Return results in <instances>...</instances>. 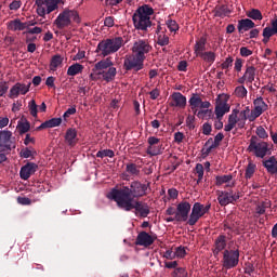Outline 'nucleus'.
<instances>
[{
    "label": "nucleus",
    "mask_w": 277,
    "mask_h": 277,
    "mask_svg": "<svg viewBox=\"0 0 277 277\" xmlns=\"http://www.w3.org/2000/svg\"><path fill=\"white\" fill-rule=\"evenodd\" d=\"M147 194H150V182L147 184L142 183L141 181H132L130 186H123L121 188H113L108 193L107 198L117 202V207L124 205L126 202H133V200L144 198Z\"/></svg>",
    "instance_id": "1"
},
{
    "label": "nucleus",
    "mask_w": 277,
    "mask_h": 277,
    "mask_svg": "<svg viewBox=\"0 0 277 277\" xmlns=\"http://www.w3.org/2000/svg\"><path fill=\"white\" fill-rule=\"evenodd\" d=\"M153 14L155 9L149 4L138 6L132 16L134 28L138 31H148V28L153 27V21H150Z\"/></svg>",
    "instance_id": "2"
},
{
    "label": "nucleus",
    "mask_w": 277,
    "mask_h": 277,
    "mask_svg": "<svg viewBox=\"0 0 277 277\" xmlns=\"http://www.w3.org/2000/svg\"><path fill=\"white\" fill-rule=\"evenodd\" d=\"M122 44H124L122 37L108 38L98 42L95 53L102 57H107V55L118 53L122 49Z\"/></svg>",
    "instance_id": "3"
},
{
    "label": "nucleus",
    "mask_w": 277,
    "mask_h": 277,
    "mask_svg": "<svg viewBox=\"0 0 277 277\" xmlns=\"http://www.w3.org/2000/svg\"><path fill=\"white\" fill-rule=\"evenodd\" d=\"M74 23H80L79 13L75 10L65 9L62 13L58 14L54 21V25L57 29H66L70 27Z\"/></svg>",
    "instance_id": "4"
},
{
    "label": "nucleus",
    "mask_w": 277,
    "mask_h": 277,
    "mask_svg": "<svg viewBox=\"0 0 277 277\" xmlns=\"http://www.w3.org/2000/svg\"><path fill=\"white\" fill-rule=\"evenodd\" d=\"M117 207L127 212L133 211L134 209L140 214V217H148L150 215V206L144 201H126Z\"/></svg>",
    "instance_id": "5"
},
{
    "label": "nucleus",
    "mask_w": 277,
    "mask_h": 277,
    "mask_svg": "<svg viewBox=\"0 0 277 277\" xmlns=\"http://www.w3.org/2000/svg\"><path fill=\"white\" fill-rule=\"evenodd\" d=\"M209 211H211V203L205 206L200 202H195L187 221L188 226H196V224H198V220L207 215Z\"/></svg>",
    "instance_id": "6"
},
{
    "label": "nucleus",
    "mask_w": 277,
    "mask_h": 277,
    "mask_svg": "<svg viewBox=\"0 0 277 277\" xmlns=\"http://www.w3.org/2000/svg\"><path fill=\"white\" fill-rule=\"evenodd\" d=\"M256 136H251L250 144L247 148L249 153H253L255 157H259L260 159H264L267 156V153L269 150V145L267 142H256Z\"/></svg>",
    "instance_id": "7"
},
{
    "label": "nucleus",
    "mask_w": 277,
    "mask_h": 277,
    "mask_svg": "<svg viewBox=\"0 0 277 277\" xmlns=\"http://www.w3.org/2000/svg\"><path fill=\"white\" fill-rule=\"evenodd\" d=\"M16 148V137L12 131L4 129L0 131V153H10Z\"/></svg>",
    "instance_id": "8"
},
{
    "label": "nucleus",
    "mask_w": 277,
    "mask_h": 277,
    "mask_svg": "<svg viewBox=\"0 0 277 277\" xmlns=\"http://www.w3.org/2000/svg\"><path fill=\"white\" fill-rule=\"evenodd\" d=\"M239 265V249H225L223 251L222 266L225 269H233Z\"/></svg>",
    "instance_id": "9"
},
{
    "label": "nucleus",
    "mask_w": 277,
    "mask_h": 277,
    "mask_svg": "<svg viewBox=\"0 0 277 277\" xmlns=\"http://www.w3.org/2000/svg\"><path fill=\"white\" fill-rule=\"evenodd\" d=\"M253 107L254 108L251 110L250 115H248L249 122H254L256 118H260L263 114H265V111L269 109V106L261 96L253 101Z\"/></svg>",
    "instance_id": "10"
},
{
    "label": "nucleus",
    "mask_w": 277,
    "mask_h": 277,
    "mask_svg": "<svg viewBox=\"0 0 277 277\" xmlns=\"http://www.w3.org/2000/svg\"><path fill=\"white\" fill-rule=\"evenodd\" d=\"M153 51V45H150V42L148 40L140 39L134 42L132 47V53L133 55H136V57H140L141 60H146V55Z\"/></svg>",
    "instance_id": "11"
},
{
    "label": "nucleus",
    "mask_w": 277,
    "mask_h": 277,
    "mask_svg": "<svg viewBox=\"0 0 277 277\" xmlns=\"http://www.w3.org/2000/svg\"><path fill=\"white\" fill-rule=\"evenodd\" d=\"M219 205L221 207H227V205H235L240 198L239 193L233 192V189L229 190H217L216 192Z\"/></svg>",
    "instance_id": "12"
},
{
    "label": "nucleus",
    "mask_w": 277,
    "mask_h": 277,
    "mask_svg": "<svg viewBox=\"0 0 277 277\" xmlns=\"http://www.w3.org/2000/svg\"><path fill=\"white\" fill-rule=\"evenodd\" d=\"M123 68H126V70H134V72H140V70L144 68V58L133 54L124 60Z\"/></svg>",
    "instance_id": "13"
},
{
    "label": "nucleus",
    "mask_w": 277,
    "mask_h": 277,
    "mask_svg": "<svg viewBox=\"0 0 277 277\" xmlns=\"http://www.w3.org/2000/svg\"><path fill=\"white\" fill-rule=\"evenodd\" d=\"M190 211H192V203H189L188 201H181L176 207L175 221L188 222Z\"/></svg>",
    "instance_id": "14"
},
{
    "label": "nucleus",
    "mask_w": 277,
    "mask_h": 277,
    "mask_svg": "<svg viewBox=\"0 0 277 277\" xmlns=\"http://www.w3.org/2000/svg\"><path fill=\"white\" fill-rule=\"evenodd\" d=\"M227 101L228 98L226 97V95H219L214 109L217 120H222V118H224V115L230 111V105H228Z\"/></svg>",
    "instance_id": "15"
},
{
    "label": "nucleus",
    "mask_w": 277,
    "mask_h": 277,
    "mask_svg": "<svg viewBox=\"0 0 277 277\" xmlns=\"http://www.w3.org/2000/svg\"><path fill=\"white\" fill-rule=\"evenodd\" d=\"M31 88V82L28 84L16 82L9 92V98H18V96H25Z\"/></svg>",
    "instance_id": "16"
},
{
    "label": "nucleus",
    "mask_w": 277,
    "mask_h": 277,
    "mask_svg": "<svg viewBox=\"0 0 277 277\" xmlns=\"http://www.w3.org/2000/svg\"><path fill=\"white\" fill-rule=\"evenodd\" d=\"M38 170V164L36 162H27L25 166L21 168L19 176L22 181H28L31 174H36Z\"/></svg>",
    "instance_id": "17"
},
{
    "label": "nucleus",
    "mask_w": 277,
    "mask_h": 277,
    "mask_svg": "<svg viewBox=\"0 0 277 277\" xmlns=\"http://www.w3.org/2000/svg\"><path fill=\"white\" fill-rule=\"evenodd\" d=\"M159 142H161V138H157V136L148 137L147 144H149V146L147 147V155H150L151 157H157V155H161V148L156 147Z\"/></svg>",
    "instance_id": "18"
},
{
    "label": "nucleus",
    "mask_w": 277,
    "mask_h": 277,
    "mask_svg": "<svg viewBox=\"0 0 277 277\" xmlns=\"http://www.w3.org/2000/svg\"><path fill=\"white\" fill-rule=\"evenodd\" d=\"M226 239H227L226 235H219L216 237V239L214 240L213 249H212L214 256H217L220 252H222L223 250H226V246L228 243Z\"/></svg>",
    "instance_id": "19"
},
{
    "label": "nucleus",
    "mask_w": 277,
    "mask_h": 277,
    "mask_svg": "<svg viewBox=\"0 0 277 277\" xmlns=\"http://www.w3.org/2000/svg\"><path fill=\"white\" fill-rule=\"evenodd\" d=\"M153 243H155V238L146 232H141L135 240L136 246H143L144 248H148L153 246Z\"/></svg>",
    "instance_id": "20"
},
{
    "label": "nucleus",
    "mask_w": 277,
    "mask_h": 277,
    "mask_svg": "<svg viewBox=\"0 0 277 277\" xmlns=\"http://www.w3.org/2000/svg\"><path fill=\"white\" fill-rule=\"evenodd\" d=\"M171 98L173 102H171V107H180L181 109H184L187 105V97L183 95L181 92H174L171 95Z\"/></svg>",
    "instance_id": "21"
},
{
    "label": "nucleus",
    "mask_w": 277,
    "mask_h": 277,
    "mask_svg": "<svg viewBox=\"0 0 277 277\" xmlns=\"http://www.w3.org/2000/svg\"><path fill=\"white\" fill-rule=\"evenodd\" d=\"M262 166L266 169L268 174H277V159L271 156L268 159L263 160Z\"/></svg>",
    "instance_id": "22"
},
{
    "label": "nucleus",
    "mask_w": 277,
    "mask_h": 277,
    "mask_svg": "<svg viewBox=\"0 0 277 277\" xmlns=\"http://www.w3.org/2000/svg\"><path fill=\"white\" fill-rule=\"evenodd\" d=\"M27 27H29V25L21 22L18 18L10 21L8 24V29H10V31H25Z\"/></svg>",
    "instance_id": "23"
},
{
    "label": "nucleus",
    "mask_w": 277,
    "mask_h": 277,
    "mask_svg": "<svg viewBox=\"0 0 277 277\" xmlns=\"http://www.w3.org/2000/svg\"><path fill=\"white\" fill-rule=\"evenodd\" d=\"M207 52V37L202 36L198 39L194 45V53L196 57Z\"/></svg>",
    "instance_id": "24"
},
{
    "label": "nucleus",
    "mask_w": 277,
    "mask_h": 277,
    "mask_svg": "<svg viewBox=\"0 0 277 277\" xmlns=\"http://www.w3.org/2000/svg\"><path fill=\"white\" fill-rule=\"evenodd\" d=\"M255 24L250 18H245L238 21V32L246 34V31H250V29H254Z\"/></svg>",
    "instance_id": "25"
},
{
    "label": "nucleus",
    "mask_w": 277,
    "mask_h": 277,
    "mask_svg": "<svg viewBox=\"0 0 277 277\" xmlns=\"http://www.w3.org/2000/svg\"><path fill=\"white\" fill-rule=\"evenodd\" d=\"M65 142L68 144V146H77V142L79 140L77 138V130L74 128L67 129L65 133Z\"/></svg>",
    "instance_id": "26"
},
{
    "label": "nucleus",
    "mask_w": 277,
    "mask_h": 277,
    "mask_svg": "<svg viewBox=\"0 0 277 277\" xmlns=\"http://www.w3.org/2000/svg\"><path fill=\"white\" fill-rule=\"evenodd\" d=\"M111 66H114V62H111V58L107 57L106 60L97 62L92 70L93 72H103V70H107V68Z\"/></svg>",
    "instance_id": "27"
},
{
    "label": "nucleus",
    "mask_w": 277,
    "mask_h": 277,
    "mask_svg": "<svg viewBox=\"0 0 277 277\" xmlns=\"http://www.w3.org/2000/svg\"><path fill=\"white\" fill-rule=\"evenodd\" d=\"M62 124V118H52L44 122H42L38 128L37 131H42L43 129H54V127H60Z\"/></svg>",
    "instance_id": "28"
},
{
    "label": "nucleus",
    "mask_w": 277,
    "mask_h": 277,
    "mask_svg": "<svg viewBox=\"0 0 277 277\" xmlns=\"http://www.w3.org/2000/svg\"><path fill=\"white\" fill-rule=\"evenodd\" d=\"M117 72L118 71H117L116 67L111 66L107 70L98 71V75H102L104 81L109 83V81H114V79H116Z\"/></svg>",
    "instance_id": "29"
},
{
    "label": "nucleus",
    "mask_w": 277,
    "mask_h": 277,
    "mask_svg": "<svg viewBox=\"0 0 277 277\" xmlns=\"http://www.w3.org/2000/svg\"><path fill=\"white\" fill-rule=\"evenodd\" d=\"M245 79H247V83H254V79H256V67L255 66H247L246 71L243 74Z\"/></svg>",
    "instance_id": "30"
},
{
    "label": "nucleus",
    "mask_w": 277,
    "mask_h": 277,
    "mask_svg": "<svg viewBox=\"0 0 277 277\" xmlns=\"http://www.w3.org/2000/svg\"><path fill=\"white\" fill-rule=\"evenodd\" d=\"M214 16L216 18H225V16H228L230 14V11L228 10V6L226 4L216 5L213 10Z\"/></svg>",
    "instance_id": "31"
},
{
    "label": "nucleus",
    "mask_w": 277,
    "mask_h": 277,
    "mask_svg": "<svg viewBox=\"0 0 277 277\" xmlns=\"http://www.w3.org/2000/svg\"><path fill=\"white\" fill-rule=\"evenodd\" d=\"M198 57H200L203 62H206V64H209V66H211L212 64H214L217 55L213 51H206L201 53V55H199Z\"/></svg>",
    "instance_id": "32"
},
{
    "label": "nucleus",
    "mask_w": 277,
    "mask_h": 277,
    "mask_svg": "<svg viewBox=\"0 0 277 277\" xmlns=\"http://www.w3.org/2000/svg\"><path fill=\"white\" fill-rule=\"evenodd\" d=\"M81 72H83V65L79 63L70 65L67 69L68 77H77V75H81Z\"/></svg>",
    "instance_id": "33"
},
{
    "label": "nucleus",
    "mask_w": 277,
    "mask_h": 277,
    "mask_svg": "<svg viewBox=\"0 0 277 277\" xmlns=\"http://www.w3.org/2000/svg\"><path fill=\"white\" fill-rule=\"evenodd\" d=\"M62 64H64V58L62 55L60 54H55L54 56H52L51 62H50V70H52L53 72H55V70H57V68H60V66H62Z\"/></svg>",
    "instance_id": "34"
},
{
    "label": "nucleus",
    "mask_w": 277,
    "mask_h": 277,
    "mask_svg": "<svg viewBox=\"0 0 277 277\" xmlns=\"http://www.w3.org/2000/svg\"><path fill=\"white\" fill-rule=\"evenodd\" d=\"M19 135H25V133H28L29 129H31V123L27 119H22L17 122L16 127Z\"/></svg>",
    "instance_id": "35"
},
{
    "label": "nucleus",
    "mask_w": 277,
    "mask_h": 277,
    "mask_svg": "<svg viewBox=\"0 0 277 277\" xmlns=\"http://www.w3.org/2000/svg\"><path fill=\"white\" fill-rule=\"evenodd\" d=\"M272 207V203L269 201H261L255 206V217H259V215H265V211Z\"/></svg>",
    "instance_id": "36"
},
{
    "label": "nucleus",
    "mask_w": 277,
    "mask_h": 277,
    "mask_svg": "<svg viewBox=\"0 0 277 277\" xmlns=\"http://www.w3.org/2000/svg\"><path fill=\"white\" fill-rule=\"evenodd\" d=\"M126 172H128L130 176H140V166H136L133 162L127 163Z\"/></svg>",
    "instance_id": "37"
},
{
    "label": "nucleus",
    "mask_w": 277,
    "mask_h": 277,
    "mask_svg": "<svg viewBox=\"0 0 277 277\" xmlns=\"http://www.w3.org/2000/svg\"><path fill=\"white\" fill-rule=\"evenodd\" d=\"M248 18H252V21H263V13L259 9H251L246 12Z\"/></svg>",
    "instance_id": "38"
},
{
    "label": "nucleus",
    "mask_w": 277,
    "mask_h": 277,
    "mask_svg": "<svg viewBox=\"0 0 277 277\" xmlns=\"http://www.w3.org/2000/svg\"><path fill=\"white\" fill-rule=\"evenodd\" d=\"M61 1L62 0H45L47 14H51V12H55Z\"/></svg>",
    "instance_id": "39"
},
{
    "label": "nucleus",
    "mask_w": 277,
    "mask_h": 277,
    "mask_svg": "<svg viewBox=\"0 0 277 277\" xmlns=\"http://www.w3.org/2000/svg\"><path fill=\"white\" fill-rule=\"evenodd\" d=\"M254 172H256V166L254 164V162L249 161L246 169L245 179L247 180L252 179V176H254Z\"/></svg>",
    "instance_id": "40"
},
{
    "label": "nucleus",
    "mask_w": 277,
    "mask_h": 277,
    "mask_svg": "<svg viewBox=\"0 0 277 277\" xmlns=\"http://www.w3.org/2000/svg\"><path fill=\"white\" fill-rule=\"evenodd\" d=\"M201 100L202 98L199 94H193V96L188 101L190 109H198V107H200Z\"/></svg>",
    "instance_id": "41"
},
{
    "label": "nucleus",
    "mask_w": 277,
    "mask_h": 277,
    "mask_svg": "<svg viewBox=\"0 0 277 277\" xmlns=\"http://www.w3.org/2000/svg\"><path fill=\"white\" fill-rule=\"evenodd\" d=\"M215 185H224L225 183H230L233 181V174H227V175H217L215 177Z\"/></svg>",
    "instance_id": "42"
},
{
    "label": "nucleus",
    "mask_w": 277,
    "mask_h": 277,
    "mask_svg": "<svg viewBox=\"0 0 277 277\" xmlns=\"http://www.w3.org/2000/svg\"><path fill=\"white\" fill-rule=\"evenodd\" d=\"M96 157L100 159H103L104 157H109V159H114V157H116V154L113 149H102L96 153Z\"/></svg>",
    "instance_id": "43"
},
{
    "label": "nucleus",
    "mask_w": 277,
    "mask_h": 277,
    "mask_svg": "<svg viewBox=\"0 0 277 277\" xmlns=\"http://www.w3.org/2000/svg\"><path fill=\"white\" fill-rule=\"evenodd\" d=\"M234 94L238 98H246V96H248V89L243 85L236 87Z\"/></svg>",
    "instance_id": "44"
},
{
    "label": "nucleus",
    "mask_w": 277,
    "mask_h": 277,
    "mask_svg": "<svg viewBox=\"0 0 277 277\" xmlns=\"http://www.w3.org/2000/svg\"><path fill=\"white\" fill-rule=\"evenodd\" d=\"M158 44L159 47H168V44H170V37H168L163 31L160 32L158 35Z\"/></svg>",
    "instance_id": "45"
},
{
    "label": "nucleus",
    "mask_w": 277,
    "mask_h": 277,
    "mask_svg": "<svg viewBox=\"0 0 277 277\" xmlns=\"http://www.w3.org/2000/svg\"><path fill=\"white\" fill-rule=\"evenodd\" d=\"M28 109H29L30 116H32V118H38V104H36V100H31L28 103Z\"/></svg>",
    "instance_id": "46"
},
{
    "label": "nucleus",
    "mask_w": 277,
    "mask_h": 277,
    "mask_svg": "<svg viewBox=\"0 0 277 277\" xmlns=\"http://www.w3.org/2000/svg\"><path fill=\"white\" fill-rule=\"evenodd\" d=\"M187 255V251L185 250V247H176L175 248V259H185Z\"/></svg>",
    "instance_id": "47"
},
{
    "label": "nucleus",
    "mask_w": 277,
    "mask_h": 277,
    "mask_svg": "<svg viewBox=\"0 0 277 277\" xmlns=\"http://www.w3.org/2000/svg\"><path fill=\"white\" fill-rule=\"evenodd\" d=\"M188 273L187 269H185L184 267H177L174 269L173 272V277H188Z\"/></svg>",
    "instance_id": "48"
},
{
    "label": "nucleus",
    "mask_w": 277,
    "mask_h": 277,
    "mask_svg": "<svg viewBox=\"0 0 277 277\" xmlns=\"http://www.w3.org/2000/svg\"><path fill=\"white\" fill-rule=\"evenodd\" d=\"M166 25H167L168 29H170V31H174V32L179 31V24L176 23V21L168 19L166 22Z\"/></svg>",
    "instance_id": "49"
},
{
    "label": "nucleus",
    "mask_w": 277,
    "mask_h": 277,
    "mask_svg": "<svg viewBox=\"0 0 277 277\" xmlns=\"http://www.w3.org/2000/svg\"><path fill=\"white\" fill-rule=\"evenodd\" d=\"M23 5V1L21 0H14L9 4V10L16 12L17 10H21V6Z\"/></svg>",
    "instance_id": "50"
},
{
    "label": "nucleus",
    "mask_w": 277,
    "mask_h": 277,
    "mask_svg": "<svg viewBox=\"0 0 277 277\" xmlns=\"http://www.w3.org/2000/svg\"><path fill=\"white\" fill-rule=\"evenodd\" d=\"M239 114V110L234 109L233 114L228 117V123L233 124L234 127H237V115Z\"/></svg>",
    "instance_id": "51"
},
{
    "label": "nucleus",
    "mask_w": 277,
    "mask_h": 277,
    "mask_svg": "<svg viewBox=\"0 0 277 277\" xmlns=\"http://www.w3.org/2000/svg\"><path fill=\"white\" fill-rule=\"evenodd\" d=\"M75 114H77V106H72V107L68 108L64 113L63 118H64V120H68V118H70V116H75Z\"/></svg>",
    "instance_id": "52"
},
{
    "label": "nucleus",
    "mask_w": 277,
    "mask_h": 277,
    "mask_svg": "<svg viewBox=\"0 0 277 277\" xmlns=\"http://www.w3.org/2000/svg\"><path fill=\"white\" fill-rule=\"evenodd\" d=\"M233 57H227L224 63L221 64L222 70H228V68H233Z\"/></svg>",
    "instance_id": "53"
},
{
    "label": "nucleus",
    "mask_w": 277,
    "mask_h": 277,
    "mask_svg": "<svg viewBox=\"0 0 277 277\" xmlns=\"http://www.w3.org/2000/svg\"><path fill=\"white\" fill-rule=\"evenodd\" d=\"M19 155L24 159H29V157H34V151H31V149H29V147H25L21 150Z\"/></svg>",
    "instance_id": "54"
},
{
    "label": "nucleus",
    "mask_w": 277,
    "mask_h": 277,
    "mask_svg": "<svg viewBox=\"0 0 277 277\" xmlns=\"http://www.w3.org/2000/svg\"><path fill=\"white\" fill-rule=\"evenodd\" d=\"M256 135L260 136L261 140H266V137H268L267 131H265V128H263V126L256 128Z\"/></svg>",
    "instance_id": "55"
},
{
    "label": "nucleus",
    "mask_w": 277,
    "mask_h": 277,
    "mask_svg": "<svg viewBox=\"0 0 277 277\" xmlns=\"http://www.w3.org/2000/svg\"><path fill=\"white\" fill-rule=\"evenodd\" d=\"M8 90H10V85L8 84V82H0V96H5V94H8Z\"/></svg>",
    "instance_id": "56"
},
{
    "label": "nucleus",
    "mask_w": 277,
    "mask_h": 277,
    "mask_svg": "<svg viewBox=\"0 0 277 277\" xmlns=\"http://www.w3.org/2000/svg\"><path fill=\"white\" fill-rule=\"evenodd\" d=\"M272 36H276V32L273 30L272 27H265L263 29V38H272Z\"/></svg>",
    "instance_id": "57"
},
{
    "label": "nucleus",
    "mask_w": 277,
    "mask_h": 277,
    "mask_svg": "<svg viewBox=\"0 0 277 277\" xmlns=\"http://www.w3.org/2000/svg\"><path fill=\"white\" fill-rule=\"evenodd\" d=\"M222 140H224V134L222 132H219L215 137H214V142L212 143V145L217 148V146H220Z\"/></svg>",
    "instance_id": "58"
},
{
    "label": "nucleus",
    "mask_w": 277,
    "mask_h": 277,
    "mask_svg": "<svg viewBox=\"0 0 277 277\" xmlns=\"http://www.w3.org/2000/svg\"><path fill=\"white\" fill-rule=\"evenodd\" d=\"M196 120V117L188 115V117L186 118V124L188 127V129L194 130L196 129V126L194 124V121Z\"/></svg>",
    "instance_id": "59"
},
{
    "label": "nucleus",
    "mask_w": 277,
    "mask_h": 277,
    "mask_svg": "<svg viewBox=\"0 0 277 277\" xmlns=\"http://www.w3.org/2000/svg\"><path fill=\"white\" fill-rule=\"evenodd\" d=\"M211 131H213L211 123H209V122L203 123V126H202L203 135H211Z\"/></svg>",
    "instance_id": "60"
},
{
    "label": "nucleus",
    "mask_w": 277,
    "mask_h": 277,
    "mask_svg": "<svg viewBox=\"0 0 277 277\" xmlns=\"http://www.w3.org/2000/svg\"><path fill=\"white\" fill-rule=\"evenodd\" d=\"M164 259H168L169 261H174L176 259V253L175 251L172 250H167L163 254Z\"/></svg>",
    "instance_id": "61"
},
{
    "label": "nucleus",
    "mask_w": 277,
    "mask_h": 277,
    "mask_svg": "<svg viewBox=\"0 0 277 277\" xmlns=\"http://www.w3.org/2000/svg\"><path fill=\"white\" fill-rule=\"evenodd\" d=\"M240 55L242 57H250L252 55V50L248 49L247 47L240 48Z\"/></svg>",
    "instance_id": "62"
},
{
    "label": "nucleus",
    "mask_w": 277,
    "mask_h": 277,
    "mask_svg": "<svg viewBox=\"0 0 277 277\" xmlns=\"http://www.w3.org/2000/svg\"><path fill=\"white\" fill-rule=\"evenodd\" d=\"M17 202H18V205L29 206V205H31V199H29L27 197H18Z\"/></svg>",
    "instance_id": "63"
},
{
    "label": "nucleus",
    "mask_w": 277,
    "mask_h": 277,
    "mask_svg": "<svg viewBox=\"0 0 277 277\" xmlns=\"http://www.w3.org/2000/svg\"><path fill=\"white\" fill-rule=\"evenodd\" d=\"M105 27H114V16H108L104 19Z\"/></svg>",
    "instance_id": "64"
}]
</instances>
